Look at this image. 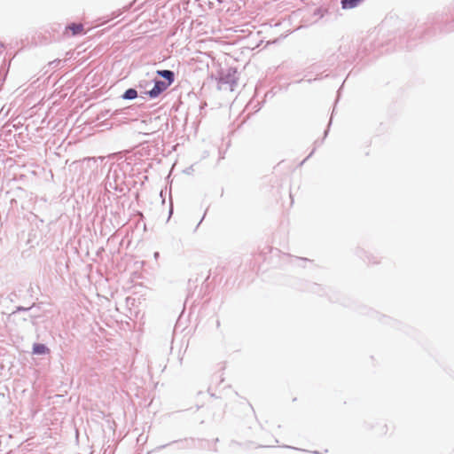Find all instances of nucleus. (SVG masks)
Wrapping results in <instances>:
<instances>
[{
	"instance_id": "obj_1",
	"label": "nucleus",
	"mask_w": 454,
	"mask_h": 454,
	"mask_svg": "<svg viewBox=\"0 0 454 454\" xmlns=\"http://www.w3.org/2000/svg\"><path fill=\"white\" fill-rule=\"evenodd\" d=\"M157 74L165 78L167 82L156 81L153 88L148 92L151 98L158 97L161 92L165 91L174 82V73L169 70H158Z\"/></svg>"
},
{
	"instance_id": "obj_4",
	"label": "nucleus",
	"mask_w": 454,
	"mask_h": 454,
	"mask_svg": "<svg viewBox=\"0 0 454 454\" xmlns=\"http://www.w3.org/2000/svg\"><path fill=\"white\" fill-rule=\"evenodd\" d=\"M361 0H341V5L344 9H351L357 5Z\"/></svg>"
},
{
	"instance_id": "obj_2",
	"label": "nucleus",
	"mask_w": 454,
	"mask_h": 454,
	"mask_svg": "<svg viewBox=\"0 0 454 454\" xmlns=\"http://www.w3.org/2000/svg\"><path fill=\"white\" fill-rule=\"evenodd\" d=\"M85 30L83 27V25L82 23H71L68 26H67L64 34L66 35H77L85 34Z\"/></svg>"
},
{
	"instance_id": "obj_6",
	"label": "nucleus",
	"mask_w": 454,
	"mask_h": 454,
	"mask_svg": "<svg viewBox=\"0 0 454 454\" xmlns=\"http://www.w3.org/2000/svg\"><path fill=\"white\" fill-rule=\"evenodd\" d=\"M2 50H3V44L0 43V51H2Z\"/></svg>"
},
{
	"instance_id": "obj_5",
	"label": "nucleus",
	"mask_w": 454,
	"mask_h": 454,
	"mask_svg": "<svg viewBox=\"0 0 454 454\" xmlns=\"http://www.w3.org/2000/svg\"><path fill=\"white\" fill-rule=\"evenodd\" d=\"M137 97V92L134 89H129L125 91L123 95V98L125 99H134Z\"/></svg>"
},
{
	"instance_id": "obj_3",
	"label": "nucleus",
	"mask_w": 454,
	"mask_h": 454,
	"mask_svg": "<svg viewBox=\"0 0 454 454\" xmlns=\"http://www.w3.org/2000/svg\"><path fill=\"white\" fill-rule=\"evenodd\" d=\"M33 353L35 355L49 354L50 349L44 344L35 343L33 346Z\"/></svg>"
}]
</instances>
